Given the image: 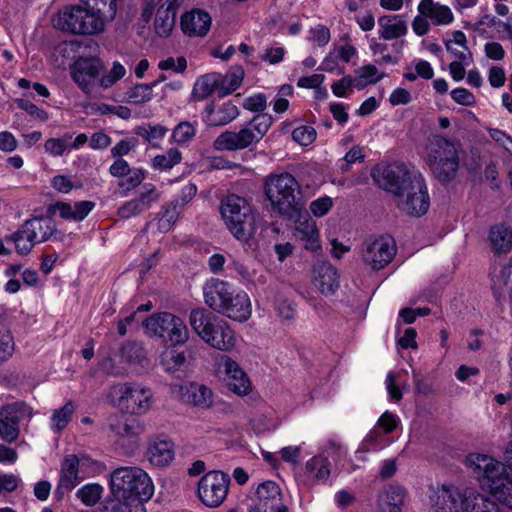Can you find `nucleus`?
<instances>
[{
	"mask_svg": "<svg viewBox=\"0 0 512 512\" xmlns=\"http://www.w3.org/2000/svg\"><path fill=\"white\" fill-rule=\"evenodd\" d=\"M267 107L266 96L262 93L250 96L244 100L243 108L258 112L245 126L238 131L226 130L214 141L218 151L242 150L257 144L270 129L273 118L263 113Z\"/></svg>",
	"mask_w": 512,
	"mask_h": 512,
	"instance_id": "obj_1",
	"label": "nucleus"
},
{
	"mask_svg": "<svg viewBox=\"0 0 512 512\" xmlns=\"http://www.w3.org/2000/svg\"><path fill=\"white\" fill-rule=\"evenodd\" d=\"M467 464L495 500L512 509V471L502 462L484 454L468 455Z\"/></svg>",
	"mask_w": 512,
	"mask_h": 512,
	"instance_id": "obj_2",
	"label": "nucleus"
},
{
	"mask_svg": "<svg viewBox=\"0 0 512 512\" xmlns=\"http://www.w3.org/2000/svg\"><path fill=\"white\" fill-rule=\"evenodd\" d=\"M109 486L115 500L147 502L154 494L149 475L137 466H120L110 473Z\"/></svg>",
	"mask_w": 512,
	"mask_h": 512,
	"instance_id": "obj_3",
	"label": "nucleus"
},
{
	"mask_svg": "<svg viewBox=\"0 0 512 512\" xmlns=\"http://www.w3.org/2000/svg\"><path fill=\"white\" fill-rule=\"evenodd\" d=\"M64 238L65 234L57 228L53 218L35 216L25 220L6 240L14 243L15 251L19 255L25 256L38 244L47 241L62 242Z\"/></svg>",
	"mask_w": 512,
	"mask_h": 512,
	"instance_id": "obj_4",
	"label": "nucleus"
},
{
	"mask_svg": "<svg viewBox=\"0 0 512 512\" xmlns=\"http://www.w3.org/2000/svg\"><path fill=\"white\" fill-rule=\"evenodd\" d=\"M264 192L274 211L292 217L303 207L301 187L287 172L270 174L264 181Z\"/></svg>",
	"mask_w": 512,
	"mask_h": 512,
	"instance_id": "obj_5",
	"label": "nucleus"
},
{
	"mask_svg": "<svg viewBox=\"0 0 512 512\" xmlns=\"http://www.w3.org/2000/svg\"><path fill=\"white\" fill-rule=\"evenodd\" d=\"M91 9L80 5H69L59 10L52 18L53 26L63 32L73 35H93L104 29L102 7Z\"/></svg>",
	"mask_w": 512,
	"mask_h": 512,
	"instance_id": "obj_6",
	"label": "nucleus"
},
{
	"mask_svg": "<svg viewBox=\"0 0 512 512\" xmlns=\"http://www.w3.org/2000/svg\"><path fill=\"white\" fill-rule=\"evenodd\" d=\"M189 323L195 333L211 347L229 351L235 346L236 338L230 325L205 309L192 310Z\"/></svg>",
	"mask_w": 512,
	"mask_h": 512,
	"instance_id": "obj_7",
	"label": "nucleus"
},
{
	"mask_svg": "<svg viewBox=\"0 0 512 512\" xmlns=\"http://www.w3.org/2000/svg\"><path fill=\"white\" fill-rule=\"evenodd\" d=\"M426 163L440 182L454 179L459 168L457 145L441 135H432L427 143Z\"/></svg>",
	"mask_w": 512,
	"mask_h": 512,
	"instance_id": "obj_8",
	"label": "nucleus"
},
{
	"mask_svg": "<svg viewBox=\"0 0 512 512\" xmlns=\"http://www.w3.org/2000/svg\"><path fill=\"white\" fill-rule=\"evenodd\" d=\"M221 215L238 240L247 242L255 234L257 215L245 198L235 194L228 195L221 202Z\"/></svg>",
	"mask_w": 512,
	"mask_h": 512,
	"instance_id": "obj_9",
	"label": "nucleus"
},
{
	"mask_svg": "<svg viewBox=\"0 0 512 512\" xmlns=\"http://www.w3.org/2000/svg\"><path fill=\"white\" fill-rule=\"evenodd\" d=\"M475 492L453 484L431 485L425 494L426 504L430 512H469Z\"/></svg>",
	"mask_w": 512,
	"mask_h": 512,
	"instance_id": "obj_10",
	"label": "nucleus"
},
{
	"mask_svg": "<svg viewBox=\"0 0 512 512\" xmlns=\"http://www.w3.org/2000/svg\"><path fill=\"white\" fill-rule=\"evenodd\" d=\"M142 326L148 336L171 346H181L189 340L190 332L184 320L170 312L154 313L142 322Z\"/></svg>",
	"mask_w": 512,
	"mask_h": 512,
	"instance_id": "obj_11",
	"label": "nucleus"
},
{
	"mask_svg": "<svg viewBox=\"0 0 512 512\" xmlns=\"http://www.w3.org/2000/svg\"><path fill=\"white\" fill-rule=\"evenodd\" d=\"M414 174L404 164L392 163L376 166L373 169L372 177L380 188L399 197L404 196Z\"/></svg>",
	"mask_w": 512,
	"mask_h": 512,
	"instance_id": "obj_12",
	"label": "nucleus"
},
{
	"mask_svg": "<svg viewBox=\"0 0 512 512\" xmlns=\"http://www.w3.org/2000/svg\"><path fill=\"white\" fill-rule=\"evenodd\" d=\"M229 485L230 476L227 473L218 470L210 471L198 482V497L207 507H219L228 495Z\"/></svg>",
	"mask_w": 512,
	"mask_h": 512,
	"instance_id": "obj_13",
	"label": "nucleus"
},
{
	"mask_svg": "<svg viewBox=\"0 0 512 512\" xmlns=\"http://www.w3.org/2000/svg\"><path fill=\"white\" fill-rule=\"evenodd\" d=\"M398 206L409 215L420 217L429 209L430 198L427 191L425 180L421 174H414L410 180V185L404 192Z\"/></svg>",
	"mask_w": 512,
	"mask_h": 512,
	"instance_id": "obj_14",
	"label": "nucleus"
},
{
	"mask_svg": "<svg viewBox=\"0 0 512 512\" xmlns=\"http://www.w3.org/2000/svg\"><path fill=\"white\" fill-rule=\"evenodd\" d=\"M119 401L131 414L141 415L148 412L153 403V393L149 388L125 383L116 386Z\"/></svg>",
	"mask_w": 512,
	"mask_h": 512,
	"instance_id": "obj_15",
	"label": "nucleus"
},
{
	"mask_svg": "<svg viewBox=\"0 0 512 512\" xmlns=\"http://www.w3.org/2000/svg\"><path fill=\"white\" fill-rule=\"evenodd\" d=\"M396 251L394 239L381 236L367 244L363 252V260L372 270H381L392 261Z\"/></svg>",
	"mask_w": 512,
	"mask_h": 512,
	"instance_id": "obj_16",
	"label": "nucleus"
},
{
	"mask_svg": "<svg viewBox=\"0 0 512 512\" xmlns=\"http://www.w3.org/2000/svg\"><path fill=\"white\" fill-rule=\"evenodd\" d=\"M258 503L249 512H288L282 502L280 487L274 481H265L256 489Z\"/></svg>",
	"mask_w": 512,
	"mask_h": 512,
	"instance_id": "obj_17",
	"label": "nucleus"
},
{
	"mask_svg": "<svg viewBox=\"0 0 512 512\" xmlns=\"http://www.w3.org/2000/svg\"><path fill=\"white\" fill-rule=\"evenodd\" d=\"M236 291L226 281L212 278L203 286L205 303L217 313L222 314L228 300L231 299Z\"/></svg>",
	"mask_w": 512,
	"mask_h": 512,
	"instance_id": "obj_18",
	"label": "nucleus"
},
{
	"mask_svg": "<svg viewBox=\"0 0 512 512\" xmlns=\"http://www.w3.org/2000/svg\"><path fill=\"white\" fill-rule=\"evenodd\" d=\"M219 369L225 375L229 389L239 396L247 395L251 390V383L246 373L236 361L223 356L219 362Z\"/></svg>",
	"mask_w": 512,
	"mask_h": 512,
	"instance_id": "obj_19",
	"label": "nucleus"
},
{
	"mask_svg": "<svg viewBox=\"0 0 512 512\" xmlns=\"http://www.w3.org/2000/svg\"><path fill=\"white\" fill-rule=\"evenodd\" d=\"M102 67V62L97 58H80L74 64L72 77L85 93L90 94Z\"/></svg>",
	"mask_w": 512,
	"mask_h": 512,
	"instance_id": "obj_20",
	"label": "nucleus"
},
{
	"mask_svg": "<svg viewBox=\"0 0 512 512\" xmlns=\"http://www.w3.org/2000/svg\"><path fill=\"white\" fill-rule=\"evenodd\" d=\"M159 197L160 194L158 193L155 185L152 183H145L142 186L139 197L127 201L119 207L118 215L124 219L137 216L150 209L152 204L159 200Z\"/></svg>",
	"mask_w": 512,
	"mask_h": 512,
	"instance_id": "obj_21",
	"label": "nucleus"
},
{
	"mask_svg": "<svg viewBox=\"0 0 512 512\" xmlns=\"http://www.w3.org/2000/svg\"><path fill=\"white\" fill-rule=\"evenodd\" d=\"M109 429L119 438L136 442L138 437L145 431V425L139 419L121 415H113L108 419Z\"/></svg>",
	"mask_w": 512,
	"mask_h": 512,
	"instance_id": "obj_22",
	"label": "nucleus"
},
{
	"mask_svg": "<svg viewBox=\"0 0 512 512\" xmlns=\"http://www.w3.org/2000/svg\"><path fill=\"white\" fill-rule=\"evenodd\" d=\"M175 456L174 444L163 436H153L149 439L146 451L148 461L156 467H166Z\"/></svg>",
	"mask_w": 512,
	"mask_h": 512,
	"instance_id": "obj_23",
	"label": "nucleus"
},
{
	"mask_svg": "<svg viewBox=\"0 0 512 512\" xmlns=\"http://www.w3.org/2000/svg\"><path fill=\"white\" fill-rule=\"evenodd\" d=\"M407 496L406 488L401 485L385 486L377 496L378 512H402Z\"/></svg>",
	"mask_w": 512,
	"mask_h": 512,
	"instance_id": "obj_24",
	"label": "nucleus"
},
{
	"mask_svg": "<svg viewBox=\"0 0 512 512\" xmlns=\"http://www.w3.org/2000/svg\"><path fill=\"white\" fill-rule=\"evenodd\" d=\"M171 393L184 401L202 408L210 407L213 402L212 390L201 384L191 383L189 386L173 385L171 386Z\"/></svg>",
	"mask_w": 512,
	"mask_h": 512,
	"instance_id": "obj_25",
	"label": "nucleus"
},
{
	"mask_svg": "<svg viewBox=\"0 0 512 512\" xmlns=\"http://www.w3.org/2000/svg\"><path fill=\"white\" fill-rule=\"evenodd\" d=\"M313 283L318 290L328 296L333 295L340 286L339 274L329 262H318L313 268Z\"/></svg>",
	"mask_w": 512,
	"mask_h": 512,
	"instance_id": "obj_26",
	"label": "nucleus"
},
{
	"mask_svg": "<svg viewBox=\"0 0 512 512\" xmlns=\"http://www.w3.org/2000/svg\"><path fill=\"white\" fill-rule=\"evenodd\" d=\"M210 15L199 9L186 12L181 17V29L189 37L205 36L210 30Z\"/></svg>",
	"mask_w": 512,
	"mask_h": 512,
	"instance_id": "obj_27",
	"label": "nucleus"
},
{
	"mask_svg": "<svg viewBox=\"0 0 512 512\" xmlns=\"http://www.w3.org/2000/svg\"><path fill=\"white\" fill-rule=\"evenodd\" d=\"M79 459L76 455H67L61 465L60 478L56 488V494L62 497L72 491L81 481L78 476Z\"/></svg>",
	"mask_w": 512,
	"mask_h": 512,
	"instance_id": "obj_28",
	"label": "nucleus"
},
{
	"mask_svg": "<svg viewBox=\"0 0 512 512\" xmlns=\"http://www.w3.org/2000/svg\"><path fill=\"white\" fill-rule=\"evenodd\" d=\"M251 313L252 307L247 293L238 291L228 300L222 315L235 321L244 322L251 316Z\"/></svg>",
	"mask_w": 512,
	"mask_h": 512,
	"instance_id": "obj_29",
	"label": "nucleus"
},
{
	"mask_svg": "<svg viewBox=\"0 0 512 512\" xmlns=\"http://www.w3.org/2000/svg\"><path fill=\"white\" fill-rule=\"evenodd\" d=\"M239 114L236 105L228 101L218 108L214 104H208L205 107V122L209 126H222L233 121Z\"/></svg>",
	"mask_w": 512,
	"mask_h": 512,
	"instance_id": "obj_30",
	"label": "nucleus"
},
{
	"mask_svg": "<svg viewBox=\"0 0 512 512\" xmlns=\"http://www.w3.org/2000/svg\"><path fill=\"white\" fill-rule=\"evenodd\" d=\"M418 11L424 17H428L434 25H448L454 19L448 6L441 5L433 0H421Z\"/></svg>",
	"mask_w": 512,
	"mask_h": 512,
	"instance_id": "obj_31",
	"label": "nucleus"
},
{
	"mask_svg": "<svg viewBox=\"0 0 512 512\" xmlns=\"http://www.w3.org/2000/svg\"><path fill=\"white\" fill-rule=\"evenodd\" d=\"M295 236L305 242L307 250L316 251L319 245V231L316 222L309 217L300 218L296 222Z\"/></svg>",
	"mask_w": 512,
	"mask_h": 512,
	"instance_id": "obj_32",
	"label": "nucleus"
},
{
	"mask_svg": "<svg viewBox=\"0 0 512 512\" xmlns=\"http://www.w3.org/2000/svg\"><path fill=\"white\" fill-rule=\"evenodd\" d=\"M220 79V73H209L199 77L193 87V98L196 100H203L214 92L219 94Z\"/></svg>",
	"mask_w": 512,
	"mask_h": 512,
	"instance_id": "obj_33",
	"label": "nucleus"
},
{
	"mask_svg": "<svg viewBox=\"0 0 512 512\" xmlns=\"http://www.w3.org/2000/svg\"><path fill=\"white\" fill-rule=\"evenodd\" d=\"M381 26L380 36L385 40L399 38L407 33L406 22L401 16H388L379 20Z\"/></svg>",
	"mask_w": 512,
	"mask_h": 512,
	"instance_id": "obj_34",
	"label": "nucleus"
},
{
	"mask_svg": "<svg viewBox=\"0 0 512 512\" xmlns=\"http://www.w3.org/2000/svg\"><path fill=\"white\" fill-rule=\"evenodd\" d=\"M32 414V408L23 401L8 403L0 408V416H4L5 419L18 426L24 419H30Z\"/></svg>",
	"mask_w": 512,
	"mask_h": 512,
	"instance_id": "obj_35",
	"label": "nucleus"
},
{
	"mask_svg": "<svg viewBox=\"0 0 512 512\" xmlns=\"http://www.w3.org/2000/svg\"><path fill=\"white\" fill-rule=\"evenodd\" d=\"M489 240L496 252H508L512 248V231L505 225L491 228Z\"/></svg>",
	"mask_w": 512,
	"mask_h": 512,
	"instance_id": "obj_36",
	"label": "nucleus"
},
{
	"mask_svg": "<svg viewBox=\"0 0 512 512\" xmlns=\"http://www.w3.org/2000/svg\"><path fill=\"white\" fill-rule=\"evenodd\" d=\"M243 77L244 71L241 67H233L225 75L220 74L219 97L227 96L238 89Z\"/></svg>",
	"mask_w": 512,
	"mask_h": 512,
	"instance_id": "obj_37",
	"label": "nucleus"
},
{
	"mask_svg": "<svg viewBox=\"0 0 512 512\" xmlns=\"http://www.w3.org/2000/svg\"><path fill=\"white\" fill-rule=\"evenodd\" d=\"M75 413V404L68 401L64 406L55 409L51 415V429L54 433H59L67 427Z\"/></svg>",
	"mask_w": 512,
	"mask_h": 512,
	"instance_id": "obj_38",
	"label": "nucleus"
},
{
	"mask_svg": "<svg viewBox=\"0 0 512 512\" xmlns=\"http://www.w3.org/2000/svg\"><path fill=\"white\" fill-rule=\"evenodd\" d=\"M175 347H167L161 354L160 363L167 372L178 371L186 362L184 352L178 351Z\"/></svg>",
	"mask_w": 512,
	"mask_h": 512,
	"instance_id": "obj_39",
	"label": "nucleus"
},
{
	"mask_svg": "<svg viewBox=\"0 0 512 512\" xmlns=\"http://www.w3.org/2000/svg\"><path fill=\"white\" fill-rule=\"evenodd\" d=\"M329 460L323 455H317L306 463V469L314 474L319 481H326L330 476Z\"/></svg>",
	"mask_w": 512,
	"mask_h": 512,
	"instance_id": "obj_40",
	"label": "nucleus"
},
{
	"mask_svg": "<svg viewBox=\"0 0 512 512\" xmlns=\"http://www.w3.org/2000/svg\"><path fill=\"white\" fill-rule=\"evenodd\" d=\"M120 355L128 363H140L145 359L146 352L141 342L128 341L121 347Z\"/></svg>",
	"mask_w": 512,
	"mask_h": 512,
	"instance_id": "obj_41",
	"label": "nucleus"
},
{
	"mask_svg": "<svg viewBox=\"0 0 512 512\" xmlns=\"http://www.w3.org/2000/svg\"><path fill=\"white\" fill-rule=\"evenodd\" d=\"M167 132V128L162 125H146L140 126L136 130V134L146 141H148L152 146L158 147L160 142L164 138Z\"/></svg>",
	"mask_w": 512,
	"mask_h": 512,
	"instance_id": "obj_42",
	"label": "nucleus"
},
{
	"mask_svg": "<svg viewBox=\"0 0 512 512\" xmlns=\"http://www.w3.org/2000/svg\"><path fill=\"white\" fill-rule=\"evenodd\" d=\"M103 487L97 483L86 484L78 489L76 496L88 507L94 506L101 498Z\"/></svg>",
	"mask_w": 512,
	"mask_h": 512,
	"instance_id": "obj_43",
	"label": "nucleus"
},
{
	"mask_svg": "<svg viewBox=\"0 0 512 512\" xmlns=\"http://www.w3.org/2000/svg\"><path fill=\"white\" fill-rule=\"evenodd\" d=\"M174 23L175 16L170 14L169 10L159 7L154 22L156 33L161 37H167L172 31Z\"/></svg>",
	"mask_w": 512,
	"mask_h": 512,
	"instance_id": "obj_44",
	"label": "nucleus"
},
{
	"mask_svg": "<svg viewBox=\"0 0 512 512\" xmlns=\"http://www.w3.org/2000/svg\"><path fill=\"white\" fill-rule=\"evenodd\" d=\"M469 512H501V508L495 499L475 492Z\"/></svg>",
	"mask_w": 512,
	"mask_h": 512,
	"instance_id": "obj_45",
	"label": "nucleus"
},
{
	"mask_svg": "<svg viewBox=\"0 0 512 512\" xmlns=\"http://www.w3.org/2000/svg\"><path fill=\"white\" fill-rule=\"evenodd\" d=\"M179 200H173L163 207V214L159 220V228L161 231H169L177 221L179 216Z\"/></svg>",
	"mask_w": 512,
	"mask_h": 512,
	"instance_id": "obj_46",
	"label": "nucleus"
},
{
	"mask_svg": "<svg viewBox=\"0 0 512 512\" xmlns=\"http://www.w3.org/2000/svg\"><path fill=\"white\" fill-rule=\"evenodd\" d=\"M182 159L181 153L176 148H171L166 154L157 155L153 159V167L155 169L169 170L176 164L180 163Z\"/></svg>",
	"mask_w": 512,
	"mask_h": 512,
	"instance_id": "obj_47",
	"label": "nucleus"
},
{
	"mask_svg": "<svg viewBox=\"0 0 512 512\" xmlns=\"http://www.w3.org/2000/svg\"><path fill=\"white\" fill-rule=\"evenodd\" d=\"M152 97V86L148 84H137L126 92L128 102L141 104L147 102Z\"/></svg>",
	"mask_w": 512,
	"mask_h": 512,
	"instance_id": "obj_48",
	"label": "nucleus"
},
{
	"mask_svg": "<svg viewBox=\"0 0 512 512\" xmlns=\"http://www.w3.org/2000/svg\"><path fill=\"white\" fill-rule=\"evenodd\" d=\"M196 133L195 126L190 122H180L173 130L172 138L176 143L189 142Z\"/></svg>",
	"mask_w": 512,
	"mask_h": 512,
	"instance_id": "obj_49",
	"label": "nucleus"
},
{
	"mask_svg": "<svg viewBox=\"0 0 512 512\" xmlns=\"http://www.w3.org/2000/svg\"><path fill=\"white\" fill-rule=\"evenodd\" d=\"M383 447L381 433L373 429L371 430L361 443L357 453H367L370 451H377Z\"/></svg>",
	"mask_w": 512,
	"mask_h": 512,
	"instance_id": "obj_50",
	"label": "nucleus"
},
{
	"mask_svg": "<svg viewBox=\"0 0 512 512\" xmlns=\"http://www.w3.org/2000/svg\"><path fill=\"white\" fill-rule=\"evenodd\" d=\"M71 138V135L68 134L61 138H50L45 142V151L54 157L62 156Z\"/></svg>",
	"mask_w": 512,
	"mask_h": 512,
	"instance_id": "obj_51",
	"label": "nucleus"
},
{
	"mask_svg": "<svg viewBox=\"0 0 512 512\" xmlns=\"http://www.w3.org/2000/svg\"><path fill=\"white\" fill-rule=\"evenodd\" d=\"M20 434V428L17 424H13L4 416H0V438L7 442L13 443L16 441Z\"/></svg>",
	"mask_w": 512,
	"mask_h": 512,
	"instance_id": "obj_52",
	"label": "nucleus"
},
{
	"mask_svg": "<svg viewBox=\"0 0 512 512\" xmlns=\"http://www.w3.org/2000/svg\"><path fill=\"white\" fill-rule=\"evenodd\" d=\"M292 138L300 145L308 146L316 139V131L308 125L299 126L293 130Z\"/></svg>",
	"mask_w": 512,
	"mask_h": 512,
	"instance_id": "obj_53",
	"label": "nucleus"
},
{
	"mask_svg": "<svg viewBox=\"0 0 512 512\" xmlns=\"http://www.w3.org/2000/svg\"><path fill=\"white\" fill-rule=\"evenodd\" d=\"M144 502L140 500H116L111 504L110 512H144Z\"/></svg>",
	"mask_w": 512,
	"mask_h": 512,
	"instance_id": "obj_54",
	"label": "nucleus"
},
{
	"mask_svg": "<svg viewBox=\"0 0 512 512\" xmlns=\"http://www.w3.org/2000/svg\"><path fill=\"white\" fill-rule=\"evenodd\" d=\"M18 108L26 111L29 115L35 117L41 122H45L48 120V114L45 110L38 108L32 102L25 99H16L15 100Z\"/></svg>",
	"mask_w": 512,
	"mask_h": 512,
	"instance_id": "obj_55",
	"label": "nucleus"
},
{
	"mask_svg": "<svg viewBox=\"0 0 512 512\" xmlns=\"http://www.w3.org/2000/svg\"><path fill=\"white\" fill-rule=\"evenodd\" d=\"M333 202L330 197H320L310 204V211L316 217H322L326 215L332 208Z\"/></svg>",
	"mask_w": 512,
	"mask_h": 512,
	"instance_id": "obj_56",
	"label": "nucleus"
},
{
	"mask_svg": "<svg viewBox=\"0 0 512 512\" xmlns=\"http://www.w3.org/2000/svg\"><path fill=\"white\" fill-rule=\"evenodd\" d=\"M353 83L351 76H344L331 85V90L336 97H346L353 92Z\"/></svg>",
	"mask_w": 512,
	"mask_h": 512,
	"instance_id": "obj_57",
	"label": "nucleus"
},
{
	"mask_svg": "<svg viewBox=\"0 0 512 512\" xmlns=\"http://www.w3.org/2000/svg\"><path fill=\"white\" fill-rule=\"evenodd\" d=\"M309 40L323 47L330 41V31L324 25H317L310 30Z\"/></svg>",
	"mask_w": 512,
	"mask_h": 512,
	"instance_id": "obj_58",
	"label": "nucleus"
},
{
	"mask_svg": "<svg viewBox=\"0 0 512 512\" xmlns=\"http://www.w3.org/2000/svg\"><path fill=\"white\" fill-rule=\"evenodd\" d=\"M13 351V338L9 331L0 330V363L11 356Z\"/></svg>",
	"mask_w": 512,
	"mask_h": 512,
	"instance_id": "obj_59",
	"label": "nucleus"
},
{
	"mask_svg": "<svg viewBox=\"0 0 512 512\" xmlns=\"http://www.w3.org/2000/svg\"><path fill=\"white\" fill-rule=\"evenodd\" d=\"M126 176V180L119 183V186L125 187L126 190L139 186L145 178L144 171L140 168L130 169Z\"/></svg>",
	"mask_w": 512,
	"mask_h": 512,
	"instance_id": "obj_60",
	"label": "nucleus"
},
{
	"mask_svg": "<svg viewBox=\"0 0 512 512\" xmlns=\"http://www.w3.org/2000/svg\"><path fill=\"white\" fill-rule=\"evenodd\" d=\"M451 98L463 106H473L476 102L475 96L465 88H456L450 92Z\"/></svg>",
	"mask_w": 512,
	"mask_h": 512,
	"instance_id": "obj_61",
	"label": "nucleus"
},
{
	"mask_svg": "<svg viewBox=\"0 0 512 512\" xmlns=\"http://www.w3.org/2000/svg\"><path fill=\"white\" fill-rule=\"evenodd\" d=\"M512 274V266H503L497 272L494 270L492 273V281L494 289H502L509 282L510 276Z\"/></svg>",
	"mask_w": 512,
	"mask_h": 512,
	"instance_id": "obj_62",
	"label": "nucleus"
},
{
	"mask_svg": "<svg viewBox=\"0 0 512 512\" xmlns=\"http://www.w3.org/2000/svg\"><path fill=\"white\" fill-rule=\"evenodd\" d=\"M253 426L259 432H264L276 429L278 422L272 415L261 414L253 420Z\"/></svg>",
	"mask_w": 512,
	"mask_h": 512,
	"instance_id": "obj_63",
	"label": "nucleus"
},
{
	"mask_svg": "<svg viewBox=\"0 0 512 512\" xmlns=\"http://www.w3.org/2000/svg\"><path fill=\"white\" fill-rule=\"evenodd\" d=\"M285 55V49L283 47H269L266 48L260 55V59L268 62L269 64L275 65L280 63Z\"/></svg>",
	"mask_w": 512,
	"mask_h": 512,
	"instance_id": "obj_64",
	"label": "nucleus"
}]
</instances>
